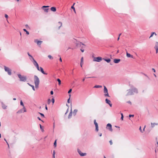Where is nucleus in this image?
Here are the masks:
<instances>
[{
  "label": "nucleus",
  "instance_id": "nucleus-60",
  "mask_svg": "<svg viewBox=\"0 0 158 158\" xmlns=\"http://www.w3.org/2000/svg\"><path fill=\"white\" fill-rule=\"evenodd\" d=\"M123 117L121 116V119L122 120H123Z\"/></svg>",
  "mask_w": 158,
  "mask_h": 158
},
{
  "label": "nucleus",
  "instance_id": "nucleus-55",
  "mask_svg": "<svg viewBox=\"0 0 158 158\" xmlns=\"http://www.w3.org/2000/svg\"><path fill=\"white\" fill-rule=\"evenodd\" d=\"M59 60L60 62L62 61V60L60 56V58L59 59Z\"/></svg>",
  "mask_w": 158,
  "mask_h": 158
},
{
  "label": "nucleus",
  "instance_id": "nucleus-5",
  "mask_svg": "<svg viewBox=\"0 0 158 158\" xmlns=\"http://www.w3.org/2000/svg\"><path fill=\"white\" fill-rule=\"evenodd\" d=\"M4 69L6 72H7L8 74L9 75H10L11 74V70L8 67H7L6 66H4Z\"/></svg>",
  "mask_w": 158,
  "mask_h": 158
},
{
  "label": "nucleus",
  "instance_id": "nucleus-12",
  "mask_svg": "<svg viewBox=\"0 0 158 158\" xmlns=\"http://www.w3.org/2000/svg\"><path fill=\"white\" fill-rule=\"evenodd\" d=\"M77 152L79 154V155H80V156H85L86 155V154H87L86 153H82L81 152V151L79 149H77Z\"/></svg>",
  "mask_w": 158,
  "mask_h": 158
},
{
  "label": "nucleus",
  "instance_id": "nucleus-45",
  "mask_svg": "<svg viewBox=\"0 0 158 158\" xmlns=\"http://www.w3.org/2000/svg\"><path fill=\"white\" fill-rule=\"evenodd\" d=\"M109 142H110V144L111 145H112V144H113V143H112V140H110V141H109Z\"/></svg>",
  "mask_w": 158,
  "mask_h": 158
},
{
  "label": "nucleus",
  "instance_id": "nucleus-33",
  "mask_svg": "<svg viewBox=\"0 0 158 158\" xmlns=\"http://www.w3.org/2000/svg\"><path fill=\"white\" fill-rule=\"evenodd\" d=\"M40 129H41V130L43 132H44V130L43 129V127L41 125V124H40Z\"/></svg>",
  "mask_w": 158,
  "mask_h": 158
},
{
  "label": "nucleus",
  "instance_id": "nucleus-50",
  "mask_svg": "<svg viewBox=\"0 0 158 158\" xmlns=\"http://www.w3.org/2000/svg\"><path fill=\"white\" fill-rule=\"evenodd\" d=\"M50 94H51V95H52L53 94V91H51V92H50Z\"/></svg>",
  "mask_w": 158,
  "mask_h": 158
},
{
  "label": "nucleus",
  "instance_id": "nucleus-43",
  "mask_svg": "<svg viewBox=\"0 0 158 158\" xmlns=\"http://www.w3.org/2000/svg\"><path fill=\"white\" fill-rule=\"evenodd\" d=\"M129 117L130 118L131 117H133L134 116V115L133 114H130L129 116Z\"/></svg>",
  "mask_w": 158,
  "mask_h": 158
},
{
  "label": "nucleus",
  "instance_id": "nucleus-53",
  "mask_svg": "<svg viewBox=\"0 0 158 158\" xmlns=\"http://www.w3.org/2000/svg\"><path fill=\"white\" fill-rule=\"evenodd\" d=\"M152 70L154 72H156V70L155 69H154V68H152Z\"/></svg>",
  "mask_w": 158,
  "mask_h": 158
},
{
  "label": "nucleus",
  "instance_id": "nucleus-41",
  "mask_svg": "<svg viewBox=\"0 0 158 158\" xmlns=\"http://www.w3.org/2000/svg\"><path fill=\"white\" fill-rule=\"evenodd\" d=\"M39 113L43 117H44V114L39 112Z\"/></svg>",
  "mask_w": 158,
  "mask_h": 158
},
{
  "label": "nucleus",
  "instance_id": "nucleus-22",
  "mask_svg": "<svg viewBox=\"0 0 158 158\" xmlns=\"http://www.w3.org/2000/svg\"><path fill=\"white\" fill-rule=\"evenodd\" d=\"M72 115V109H71V111H70L69 114L68 116V118H71Z\"/></svg>",
  "mask_w": 158,
  "mask_h": 158
},
{
  "label": "nucleus",
  "instance_id": "nucleus-11",
  "mask_svg": "<svg viewBox=\"0 0 158 158\" xmlns=\"http://www.w3.org/2000/svg\"><path fill=\"white\" fill-rule=\"evenodd\" d=\"M106 128L109 130L110 131H112L113 129L112 128V125L110 123H108L106 125Z\"/></svg>",
  "mask_w": 158,
  "mask_h": 158
},
{
  "label": "nucleus",
  "instance_id": "nucleus-1",
  "mask_svg": "<svg viewBox=\"0 0 158 158\" xmlns=\"http://www.w3.org/2000/svg\"><path fill=\"white\" fill-rule=\"evenodd\" d=\"M34 81L35 85V88H38L40 83V80L38 77L36 75L34 76Z\"/></svg>",
  "mask_w": 158,
  "mask_h": 158
},
{
  "label": "nucleus",
  "instance_id": "nucleus-51",
  "mask_svg": "<svg viewBox=\"0 0 158 158\" xmlns=\"http://www.w3.org/2000/svg\"><path fill=\"white\" fill-rule=\"evenodd\" d=\"M127 103H129V104H131V102L130 101H127Z\"/></svg>",
  "mask_w": 158,
  "mask_h": 158
},
{
  "label": "nucleus",
  "instance_id": "nucleus-62",
  "mask_svg": "<svg viewBox=\"0 0 158 158\" xmlns=\"http://www.w3.org/2000/svg\"><path fill=\"white\" fill-rule=\"evenodd\" d=\"M153 75H154V76H155V77H157V76H156V75L155 74H154H154H153Z\"/></svg>",
  "mask_w": 158,
  "mask_h": 158
},
{
  "label": "nucleus",
  "instance_id": "nucleus-16",
  "mask_svg": "<svg viewBox=\"0 0 158 158\" xmlns=\"http://www.w3.org/2000/svg\"><path fill=\"white\" fill-rule=\"evenodd\" d=\"M106 102V103L108 104L110 107L112 106V104L110 103V101L107 98H106L105 100Z\"/></svg>",
  "mask_w": 158,
  "mask_h": 158
},
{
  "label": "nucleus",
  "instance_id": "nucleus-4",
  "mask_svg": "<svg viewBox=\"0 0 158 158\" xmlns=\"http://www.w3.org/2000/svg\"><path fill=\"white\" fill-rule=\"evenodd\" d=\"M104 87L103 92L105 93L104 94V96L110 97V96L108 94L107 89L105 86H104Z\"/></svg>",
  "mask_w": 158,
  "mask_h": 158
},
{
  "label": "nucleus",
  "instance_id": "nucleus-39",
  "mask_svg": "<svg viewBox=\"0 0 158 158\" xmlns=\"http://www.w3.org/2000/svg\"><path fill=\"white\" fill-rule=\"evenodd\" d=\"M51 102V100L50 99H48V104H49Z\"/></svg>",
  "mask_w": 158,
  "mask_h": 158
},
{
  "label": "nucleus",
  "instance_id": "nucleus-6",
  "mask_svg": "<svg viewBox=\"0 0 158 158\" xmlns=\"http://www.w3.org/2000/svg\"><path fill=\"white\" fill-rule=\"evenodd\" d=\"M130 87L131 88V89L132 90V91L134 94L135 93L137 94L138 93V91L137 89L133 85H130Z\"/></svg>",
  "mask_w": 158,
  "mask_h": 158
},
{
  "label": "nucleus",
  "instance_id": "nucleus-23",
  "mask_svg": "<svg viewBox=\"0 0 158 158\" xmlns=\"http://www.w3.org/2000/svg\"><path fill=\"white\" fill-rule=\"evenodd\" d=\"M83 64V57H82L81 59V63H80V65L81 67H82V65Z\"/></svg>",
  "mask_w": 158,
  "mask_h": 158
},
{
  "label": "nucleus",
  "instance_id": "nucleus-19",
  "mask_svg": "<svg viewBox=\"0 0 158 158\" xmlns=\"http://www.w3.org/2000/svg\"><path fill=\"white\" fill-rule=\"evenodd\" d=\"M120 60V59H115L114 60V62L115 63L117 64L118 63Z\"/></svg>",
  "mask_w": 158,
  "mask_h": 158
},
{
  "label": "nucleus",
  "instance_id": "nucleus-35",
  "mask_svg": "<svg viewBox=\"0 0 158 158\" xmlns=\"http://www.w3.org/2000/svg\"><path fill=\"white\" fill-rule=\"evenodd\" d=\"M56 141L57 140H56L54 143V146L55 147H56Z\"/></svg>",
  "mask_w": 158,
  "mask_h": 158
},
{
  "label": "nucleus",
  "instance_id": "nucleus-2",
  "mask_svg": "<svg viewBox=\"0 0 158 158\" xmlns=\"http://www.w3.org/2000/svg\"><path fill=\"white\" fill-rule=\"evenodd\" d=\"M19 78L20 79V81L25 82L27 80V77L25 76H22L21 74H18Z\"/></svg>",
  "mask_w": 158,
  "mask_h": 158
},
{
  "label": "nucleus",
  "instance_id": "nucleus-13",
  "mask_svg": "<svg viewBox=\"0 0 158 158\" xmlns=\"http://www.w3.org/2000/svg\"><path fill=\"white\" fill-rule=\"evenodd\" d=\"M94 124L95 126L96 130L98 131V123L96 122V120L95 119L94 120Z\"/></svg>",
  "mask_w": 158,
  "mask_h": 158
},
{
  "label": "nucleus",
  "instance_id": "nucleus-57",
  "mask_svg": "<svg viewBox=\"0 0 158 158\" xmlns=\"http://www.w3.org/2000/svg\"><path fill=\"white\" fill-rule=\"evenodd\" d=\"M80 50H81V52H84V49H80Z\"/></svg>",
  "mask_w": 158,
  "mask_h": 158
},
{
  "label": "nucleus",
  "instance_id": "nucleus-46",
  "mask_svg": "<svg viewBox=\"0 0 158 158\" xmlns=\"http://www.w3.org/2000/svg\"><path fill=\"white\" fill-rule=\"evenodd\" d=\"M156 50V52L157 53L158 52V48H155Z\"/></svg>",
  "mask_w": 158,
  "mask_h": 158
},
{
  "label": "nucleus",
  "instance_id": "nucleus-20",
  "mask_svg": "<svg viewBox=\"0 0 158 158\" xmlns=\"http://www.w3.org/2000/svg\"><path fill=\"white\" fill-rule=\"evenodd\" d=\"M62 22H59L57 24V26H58V29H59L60 27L62 26Z\"/></svg>",
  "mask_w": 158,
  "mask_h": 158
},
{
  "label": "nucleus",
  "instance_id": "nucleus-47",
  "mask_svg": "<svg viewBox=\"0 0 158 158\" xmlns=\"http://www.w3.org/2000/svg\"><path fill=\"white\" fill-rule=\"evenodd\" d=\"M139 130L141 132L143 133V131H142L141 127H140L139 128Z\"/></svg>",
  "mask_w": 158,
  "mask_h": 158
},
{
  "label": "nucleus",
  "instance_id": "nucleus-8",
  "mask_svg": "<svg viewBox=\"0 0 158 158\" xmlns=\"http://www.w3.org/2000/svg\"><path fill=\"white\" fill-rule=\"evenodd\" d=\"M102 59H103L101 57H94L93 59V61L99 62L102 60Z\"/></svg>",
  "mask_w": 158,
  "mask_h": 158
},
{
  "label": "nucleus",
  "instance_id": "nucleus-32",
  "mask_svg": "<svg viewBox=\"0 0 158 158\" xmlns=\"http://www.w3.org/2000/svg\"><path fill=\"white\" fill-rule=\"evenodd\" d=\"M57 81H58V84L59 85H60V84H61V80L59 79V78H58L57 79Z\"/></svg>",
  "mask_w": 158,
  "mask_h": 158
},
{
  "label": "nucleus",
  "instance_id": "nucleus-10",
  "mask_svg": "<svg viewBox=\"0 0 158 158\" xmlns=\"http://www.w3.org/2000/svg\"><path fill=\"white\" fill-rule=\"evenodd\" d=\"M26 110L25 107V106H24L23 108L22 109H21L19 110L17 112V113L18 114H19L23 112H26Z\"/></svg>",
  "mask_w": 158,
  "mask_h": 158
},
{
  "label": "nucleus",
  "instance_id": "nucleus-27",
  "mask_svg": "<svg viewBox=\"0 0 158 158\" xmlns=\"http://www.w3.org/2000/svg\"><path fill=\"white\" fill-rule=\"evenodd\" d=\"M102 86L100 85H95L94 87V88H102Z\"/></svg>",
  "mask_w": 158,
  "mask_h": 158
},
{
  "label": "nucleus",
  "instance_id": "nucleus-29",
  "mask_svg": "<svg viewBox=\"0 0 158 158\" xmlns=\"http://www.w3.org/2000/svg\"><path fill=\"white\" fill-rule=\"evenodd\" d=\"M28 84L31 86V87H32V89L33 90H35V88H34V85H31L30 84H29V83H28Z\"/></svg>",
  "mask_w": 158,
  "mask_h": 158
},
{
  "label": "nucleus",
  "instance_id": "nucleus-14",
  "mask_svg": "<svg viewBox=\"0 0 158 158\" xmlns=\"http://www.w3.org/2000/svg\"><path fill=\"white\" fill-rule=\"evenodd\" d=\"M34 42L35 43H36L37 45L39 46L41 45V44L42 43V41H39L37 39H35L34 40Z\"/></svg>",
  "mask_w": 158,
  "mask_h": 158
},
{
  "label": "nucleus",
  "instance_id": "nucleus-24",
  "mask_svg": "<svg viewBox=\"0 0 158 158\" xmlns=\"http://www.w3.org/2000/svg\"><path fill=\"white\" fill-rule=\"evenodd\" d=\"M103 59L108 63H110L111 60L110 59H106L105 58H103Z\"/></svg>",
  "mask_w": 158,
  "mask_h": 158
},
{
  "label": "nucleus",
  "instance_id": "nucleus-58",
  "mask_svg": "<svg viewBox=\"0 0 158 158\" xmlns=\"http://www.w3.org/2000/svg\"><path fill=\"white\" fill-rule=\"evenodd\" d=\"M26 34H27V35H29V32L28 31H27V32H26Z\"/></svg>",
  "mask_w": 158,
  "mask_h": 158
},
{
  "label": "nucleus",
  "instance_id": "nucleus-34",
  "mask_svg": "<svg viewBox=\"0 0 158 158\" xmlns=\"http://www.w3.org/2000/svg\"><path fill=\"white\" fill-rule=\"evenodd\" d=\"M75 4V3H74L73 5L71 7V8L72 9H73V10H75V7H74V4Z\"/></svg>",
  "mask_w": 158,
  "mask_h": 158
},
{
  "label": "nucleus",
  "instance_id": "nucleus-63",
  "mask_svg": "<svg viewBox=\"0 0 158 158\" xmlns=\"http://www.w3.org/2000/svg\"><path fill=\"white\" fill-rule=\"evenodd\" d=\"M102 133H100V134H99V136H100V137H101V136H102Z\"/></svg>",
  "mask_w": 158,
  "mask_h": 158
},
{
  "label": "nucleus",
  "instance_id": "nucleus-44",
  "mask_svg": "<svg viewBox=\"0 0 158 158\" xmlns=\"http://www.w3.org/2000/svg\"><path fill=\"white\" fill-rule=\"evenodd\" d=\"M54 101H55V100H54V98H52V103H54Z\"/></svg>",
  "mask_w": 158,
  "mask_h": 158
},
{
  "label": "nucleus",
  "instance_id": "nucleus-31",
  "mask_svg": "<svg viewBox=\"0 0 158 158\" xmlns=\"http://www.w3.org/2000/svg\"><path fill=\"white\" fill-rule=\"evenodd\" d=\"M27 54L29 57H30L31 58H32V60H34V59L33 58V56L31 55L28 52H27Z\"/></svg>",
  "mask_w": 158,
  "mask_h": 158
},
{
  "label": "nucleus",
  "instance_id": "nucleus-28",
  "mask_svg": "<svg viewBox=\"0 0 158 158\" xmlns=\"http://www.w3.org/2000/svg\"><path fill=\"white\" fill-rule=\"evenodd\" d=\"M156 35V33L155 32H152L151 34V35L149 37V38H150L152 37L153 36V35Z\"/></svg>",
  "mask_w": 158,
  "mask_h": 158
},
{
  "label": "nucleus",
  "instance_id": "nucleus-17",
  "mask_svg": "<svg viewBox=\"0 0 158 158\" xmlns=\"http://www.w3.org/2000/svg\"><path fill=\"white\" fill-rule=\"evenodd\" d=\"M2 107L3 109H6L7 108V106L3 102H2Z\"/></svg>",
  "mask_w": 158,
  "mask_h": 158
},
{
  "label": "nucleus",
  "instance_id": "nucleus-40",
  "mask_svg": "<svg viewBox=\"0 0 158 158\" xmlns=\"http://www.w3.org/2000/svg\"><path fill=\"white\" fill-rule=\"evenodd\" d=\"M69 98L68 99V100H67V102H68V103H70V96H71V95L70 94H69Z\"/></svg>",
  "mask_w": 158,
  "mask_h": 158
},
{
  "label": "nucleus",
  "instance_id": "nucleus-36",
  "mask_svg": "<svg viewBox=\"0 0 158 158\" xmlns=\"http://www.w3.org/2000/svg\"><path fill=\"white\" fill-rule=\"evenodd\" d=\"M50 10H56V8L55 7H52L51 8Z\"/></svg>",
  "mask_w": 158,
  "mask_h": 158
},
{
  "label": "nucleus",
  "instance_id": "nucleus-54",
  "mask_svg": "<svg viewBox=\"0 0 158 158\" xmlns=\"http://www.w3.org/2000/svg\"><path fill=\"white\" fill-rule=\"evenodd\" d=\"M37 118H38V119L39 120H41V121H42V122H43V121L41 120V119H40V118L39 117H37Z\"/></svg>",
  "mask_w": 158,
  "mask_h": 158
},
{
  "label": "nucleus",
  "instance_id": "nucleus-48",
  "mask_svg": "<svg viewBox=\"0 0 158 158\" xmlns=\"http://www.w3.org/2000/svg\"><path fill=\"white\" fill-rule=\"evenodd\" d=\"M142 74L144 75L145 76H146V77H148V78H149V77H148V76L145 74V73H142Z\"/></svg>",
  "mask_w": 158,
  "mask_h": 158
},
{
  "label": "nucleus",
  "instance_id": "nucleus-38",
  "mask_svg": "<svg viewBox=\"0 0 158 158\" xmlns=\"http://www.w3.org/2000/svg\"><path fill=\"white\" fill-rule=\"evenodd\" d=\"M48 57L50 59H53V57L50 55H49L48 56Z\"/></svg>",
  "mask_w": 158,
  "mask_h": 158
},
{
  "label": "nucleus",
  "instance_id": "nucleus-25",
  "mask_svg": "<svg viewBox=\"0 0 158 158\" xmlns=\"http://www.w3.org/2000/svg\"><path fill=\"white\" fill-rule=\"evenodd\" d=\"M77 109H75L73 111V114L74 116H75L76 114L77 113Z\"/></svg>",
  "mask_w": 158,
  "mask_h": 158
},
{
  "label": "nucleus",
  "instance_id": "nucleus-30",
  "mask_svg": "<svg viewBox=\"0 0 158 158\" xmlns=\"http://www.w3.org/2000/svg\"><path fill=\"white\" fill-rule=\"evenodd\" d=\"M154 48H158V42H156L155 44V45L154 47Z\"/></svg>",
  "mask_w": 158,
  "mask_h": 158
},
{
  "label": "nucleus",
  "instance_id": "nucleus-3",
  "mask_svg": "<svg viewBox=\"0 0 158 158\" xmlns=\"http://www.w3.org/2000/svg\"><path fill=\"white\" fill-rule=\"evenodd\" d=\"M74 40L73 41V42L75 44L76 46L78 47H81L82 45H85L81 42L78 41L77 40L75 39H74Z\"/></svg>",
  "mask_w": 158,
  "mask_h": 158
},
{
  "label": "nucleus",
  "instance_id": "nucleus-9",
  "mask_svg": "<svg viewBox=\"0 0 158 158\" xmlns=\"http://www.w3.org/2000/svg\"><path fill=\"white\" fill-rule=\"evenodd\" d=\"M32 62L36 68L38 70H40L39 64L36 60L34 59L32 61Z\"/></svg>",
  "mask_w": 158,
  "mask_h": 158
},
{
  "label": "nucleus",
  "instance_id": "nucleus-21",
  "mask_svg": "<svg viewBox=\"0 0 158 158\" xmlns=\"http://www.w3.org/2000/svg\"><path fill=\"white\" fill-rule=\"evenodd\" d=\"M126 55L127 57H131V58H133V56L132 55H131L129 53L127 52V50H126Z\"/></svg>",
  "mask_w": 158,
  "mask_h": 158
},
{
  "label": "nucleus",
  "instance_id": "nucleus-49",
  "mask_svg": "<svg viewBox=\"0 0 158 158\" xmlns=\"http://www.w3.org/2000/svg\"><path fill=\"white\" fill-rule=\"evenodd\" d=\"M5 17L6 18H7L8 17V15L7 14H5Z\"/></svg>",
  "mask_w": 158,
  "mask_h": 158
},
{
  "label": "nucleus",
  "instance_id": "nucleus-37",
  "mask_svg": "<svg viewBox=\"0 0 158 158\" xmlns=\"http://www.w3.org/2000/svg\"><path fill=\"white\" fill-rule=\"evenodd\" d=\"M20 105L23 106V107H24V104H23V103L22 101V100H21L20 101Z\"/></svg>",
  "mask_w": 158,
  "mask_h": 158
},
{
  "label": "nucleus",
  "instance_id": "nucleus-7",
  "mask_svg": "<svg viewBox=\"0 0 158 158\" xmlns=\"http://www.w3.org/2000/svg\"><path fill=\"white\" fill-rule=\"evenodd\" d=\"M127 93L126 95V96L133 95L134 94V93L132 91V90L131 88L130 89H128L127 90Z\"/></svg>",
  "mask_w": 158,
  "mask_h": 158
},
{
  "label": "nucleus",
  "instance_id": "nucleus-59",
  "mask_svg": "<svg viewBox=\"0 0 158 158\" xmlns=\"http://www.w3.org/2000/svg\"><path fill=\"white\" fill-rule=\"evenodd\" d=\"M23 30L24 31H25V32H27V31L25 29H23Z\"/></svg>",
  "mask_w": 158,
  "mask_h": 158
},
{
  "label": "nucleus",
  "instance_id": "nucleus-56",
  "mask_svg": "<svg viewBox=\"0 0 158 158\" xmlns=\"http://www.w3.org/2000/svg\"><path fill=\"white\" fill-rule=\"evenodd\" d=\"M68 110H69V109H68V108L67 109L66 113H65V114H66L68 112Z\"/></svg>",
  "mask_w": 158,
  "mask_h": 158
},
{
  "label": "nucleus",
  "instance_id": "nucleus-18",
  "mask_svg": "<svg viewBox=\"0 0 158 158\" xmlns=\"http://www.w3.org/2000/svg\"><path fill=\"white\" fill-rule=\"evenodd\" d=\"M39 69H40V71L41 72L43 73V74H45V75H47V73H45L44 72V70L43 69V68L41 67H40V68H39Z\"/></svg>",
  "mask_w": 158,
  "mask_h": 158
},
{
  "label": "nucleus",
  "instance_id": "nucleus-42",
  "mask_svg": "<svg viewBox=\"0 0 158 158\" xmlns=\"http://www.w3.org/2000/svg\"><path fill=\"white\" fill-rule=\"evenodd\" d=\"M72 91V89H69V90L68 92V93L69 94L70 93L71 91Z\"/></svg>",
  "mask_w": 158,
  "mask_h": 158
},
{
  "label": "nucleus",
  "instance_id": "nucleus-26",
  "mask_svg": "<svg viewBox=\"0 0 158 158\" xmlns=\"http://www.w3.org/2000/svg\"><path fill=\"white\" fill-rule=\"evenodd\" d=\"M157 124H158L157 123H151V127L153 128L155 126V125H157Z\"/></svg>",
  "mask_w": 158,
  "mask_h": 158
},
{
  "label": "nucleus",
  "instance_id": "nucleus-61",
  "mask_svg": "<svg viewBox=\"0 0 158 158\" xmlns=\"http://www.w3.org/2000/svg\"><path fill=\"white\" fill-rule=\"evenodd\" d=\"M45 109H46L47 110H48V108H47V106L46 105V106H45Z\"/></svg>",
  "mask_w": 158,
  "mask_h": 158
},
{
  "label": "nucleus",
  "instance_id": "nucleus-52",
  "mask_svg": "<svg viewBox=\"0 0 158 158\" xmlns=\"http://www.w3.org/2000/svg\"><path fill=\"white\" fill-rule=\"evenodd\" d=\"M25 27H26L27 28H29V26H28V25L27 24H26V25H25Z\"/></svg>",
  "mask_w": 158,
  "mask_h": 158
},
{
  "label": "nucleus",
  "instance_id": "nucleus-15",
  "mask_svg": "<svg viewBox=\"0 0 158 158\" xmlns=\"http://www.w3.org/2000/svg\"><path fill=\"white\" fill-rule=\"evenodd\" d=\"M49 6H44L41 7V9L42 10H49Z\"/></svg>",
  "mask_w": 158,
  "mask_h": 158
},
{
  "label": "nucleus",
  "instance_id": "nucleus-64",
  "mask_svg": "<svg viewBox=\"0 0 158 158\" xmlns=\"http://www.w3.org/2000/svg\"><path fill=\"white\" fill-rule=\"evenodd\" d=\"M30 59L32 62L33 60H32V58H31V57L30 58Z\"/></svg>",
  "mask_w": 158,
  "mask_h": 158
}]
</instances>
